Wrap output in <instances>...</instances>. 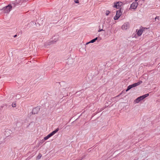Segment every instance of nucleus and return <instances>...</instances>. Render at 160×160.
I'll return each mask as SVG.
<instances>
[{
    "mask_svg": "<svg viewBox=\"0 0 160 160\" xmlns=\"http://www.w3.org/2000/svg\"><path fill=\"white\" fill-rule=\"evenodd\" d=\"M149 95L148 93L145 94L143 95L140 96L137 98L135 101V103H138L141 100L145 98L148 97Z\"/></svg>",
    "mask_w": 160,
    "mask_h": 160,
    "instance_id": "nucleus-1",
    "label": "nucleus"
},
{
    "mask_svg": "<svg viewBox=\"0 0 160 160\" xmlns=\"http://www.w3.org/2000/svg\"><path fill=\"white\" fill-rule=\"evenodd\" d=\"M142 83V81H139L137 83H136L131 85H129V86H128V88L127 90H126V91L127 92L132 88L134 87L137 86H138L140 84Z\"/></svg>",
    "mask_w": 160,
    "mask_h": 160,
    "instance_id": "nucleus-2",
    "label": "nucleus"
},
{
    "mask_svg": "<svg viewBox=\"0 0 160 160\" xmlns=\"http://www.w3.org/2000/svg\"><path fill=\"white\" fill-rule=\"evenodd\" d=\"M58 130H59V128H58L57 129H56L55 130L53 131L51 133H50L47 136L45 137L44 138V140H47L49 138H50L51 136H52L53 135H54L57 132H58Z\"/></svg>",
    "mask_w": 160,
    "mask_h": 160,
    "instance_id": "nucleus-3",
    "label": "nucleus"
},
{
    "mask_svg": "<svg viewBox=\"0 0 160 160\" xmlns=\"http://www.w3.org/2000/svg\"><path fill=\"white\" fill-rule=\"evenodd\" d=\"M12 7L11 5L9 4L8 6L4 7L3 10L4 13H8L10 12L12 9Z\"/></svg>",
    "mask_w": 160,
    "mask_h": 160,
    "instance_id": "nucleus-4",
    "label": "nucleus"
},
{
    "mask_svg": "<svg viewBox=\"0 0 160 160\" xmlns=\"http://www.w3.org/2000/svg\"><path fill=\"white\" fill-rule=\"evenodd\" d=\"M147 28H140L139 30L137 29L136 32H137V36L139 37L141 35L142 32L145 31V29H147Z\"/></svg>",
    "mask_w": 160,
    "mask_h": 160,
    "instance_id": "nucleus-5",
    "label": "nucleus"
},
{
    "mask_svg": "<svg viewBox=\"0 0 160 160\" xmlns=\"http://www.w3.org/2000/svg\"><path fill=\"white\" fill-rule=\"evenodd\" d=\"M121 14L122 12L120 10L117 11L116 15L114 17V19L115 20H117L121 16Z\"/></svg>",
    "mask_w": 160,
    "mask_h": 160,
    "instance_id": "nucleus-6",
    "label": "nucleus"
},
{
    "mask_svg": "<svg viewBox=\"0 0 160 160\" xmlns=\"http://www.w3.org/2000/svg\"><path fill=\"white\" fill-rule=\"evenodd\" d=\"M122 4V3L121 2H115L114 7L117 8H119Z\"/></svg>",
    "mask_w": 160,
    "mask_h": 160,
    "instance_id": "nucleus-7",
    "label": "nucleus"
},
{
    "mask_svg": "<svg viewBox=\"0 0 160 160\" xmlns=\"http://www.w3.org/2000/svg\"><path fill=\"white\" fill-rule=\"evenodd\" d=\"M129 27V24L128 22H126L124 23L122 27V28L124 30H126Z\"/></svg>",
    "mask_w": 160,
    "mask_h": 160,
    "instance_id": "nucleus-8",
    "label": "nucleus"
},
{
    "mask_svg": "<svg viewBox=\"0 0 160 160\" xmlns=\"http://www.w3.org/2000/svg\"><path fill=\"white\" fill-rule=\"evenodd\" d=\"M40 109V108L39 107H37L34 108L32 111V113L33 114H37L38 113Z\"/></svg>",
    "mask_w": 160,
    "mask_h": 160,
    "instance_id": "nucleus-9",
    "label": "nucleus"
},
{
    "mask_svg": "<svg viewBox=\"0 0 160 160\" xmlns=\"http://www.w3.org/2000/svg\"><path fill=\"white\" fill-rule=\"evenodd\" d=\"M138 5V3L136 2L132 3L131 5L130 8L133 9H135L137 8Z\"/></svg>",
    "mask_w": 160,
    "mask_h": 160,
    "instance_id": "nucleus-10",
    "label": "nucleus"
},
{
    "mask_svg": "<svg viewBox=\"0 0 160 160\" xmlns=\"http://www.w3.org/2000/svg\"><path fill=\"white\" fill-rule=\"evenodd\" d=\"M98 39V38L97 37L91 40L90 42H89L87 43V44H88L89 43H93L94 42H95L96 40H97Z\"/></svg>",
    "mask_w": 160,
    "mask_h": 160,
    "instance_id": "nucleus-11",
    "label": "nucleus"
},
{
    "mask_svg": "<svg viewBox=\"0 0 160 160\" xmlns=\"http://www.w3.org/2000/svg\"><path fill=\"white\" fill-rule=\"evenodd\" d=\"M42 155L41 154L39 153L38 155V156L37 157V158L38 159H39L41 158L42 157Z\"/></svg>",
    "mask_w": 160,
    "mask_h": 160,
    "instance_id": "nucleus-12",
    "label": "nucleus"
},
{
    "mask_svg": "<svg viewBox=\"0 0 160 160\" xmlns=\"http://www.w3.org/2000/svg\"><path fill=\"white\" fill-rule=\"evenodd\" d=\"M109 13V12L107 11L106 13V14L107 15H108Z\"/></svg>",
    "mask_w": 160,
    "mask_h": 160,
    "instance_id": "nucleus-13",
    "label": "nucleus"
},
{
    "mask_svg": "<svg viewBox=\"0 0 160 160\" xmlns=\"http://www.w3.org/2000/svg\"><path fill=\"white\" fill-rule=\"evenodd\" d=\"M75 2L76 3H79V1H78V0H75Z\"/></svg>",
    "mask_w": 160,
    "mask_h": 160,
    "instance_id": "nucleus-14",
    "label": "nucleus"
},
{
    "mask_svg": "<svg viewBox=\"0 0 160 160\" xmlns=\"http://www.w3.org/2000/svg\"><path fill=\"white\" fill-rule=\"evenodd\" d=\"M103 30L102 29H100L98 30V32H101V31H103Z\"/></svg>",
    "mask_w": 160,
    "mask_h": 160,
    "instance_id": "nucleus-15",
    "label": "nucleus"
},
{
    "mask_svg": "<svg viewBox=\"0 0 160 160\" xmlns=\"http://www.w3.org/2000/svg\"><path fill=\"white\" fill-rule=\"evenodd\" d=\"M12 107H16V104H12Z\"/></svg>",
    "mask_w": 160,
    "mask_h": 160,
    "instance_id": "nucleus-16",
    "label": "nucleus"
},
{
    "mask_svg": "<svg viewBox=\"0 0 160 160\" xmlns=\"http://www.w3.org/2000/svg\"><path fill=\"white\" fill-rule=\"evenodd\" d=\"M158 18H158H159V17H156L155 18V20H156V19H157V18Z\"/></svg>",
    "mask_w": 160,
    "mask_h": 160,
    "instance_id": "nucleus-17",
    "label": "nucleus"
},
{
    "mask_svg": "<svg viewBox=\"0 0 160 160\" xmlns=\"http://www.w3.org/2000/svg\"><path fill=\"white\" fill-rule=\"evenodd\" d=\"M17 37V35H14V38H15V37Z\"/></svg>",
    "mask_w": 160,
    "mask_h": 160,
    "instance_id": "nucleus-18",
    "label": "nucleus"
},
{
    "mask_svg": "<svg viewBox=\"0 0 160 160\" xmlns=\"http://www.w3.org/2000/svg\"><path fill=\"white\" fill-rule=\"evenodd\" d=\"M138 0H135V1L136 2V1H137Z\"/></svg>",
    "mask_w": 160,
    "mask_h": 160,
    "instance_id": "nucleus-19",
    "label": "nucleus"
},
{
    "mask_svg": "<svg viewBox=\"0 0 160 160\" xmlns=\"http://www.w3.org/2000/svg\"><path fill=\"white\" fill-rule=\"evenodd\" d=\"M135 38H137V37L136 36V35L135 36Z\"/></svg>",
    "mask_w": 160,
    "mask_h": 160,
    "instance_id": "nucleus-20",
    "label": "nucleus"
},
{
    "mask_svg": "<svg viewBox=\"0 0 160 160\" xmlns=\"http://www.w3.org/2000/svg\"><path fill=\"white\" fill-rule=\"evenodd\" d=\"M81 160V159H80V160Z\"/></svg>",
    "mask_w": 160,
    "mask_h": 160,
    "instance_id": "nucleus-21",
    "label": "nucleus"
}]
</instances>
